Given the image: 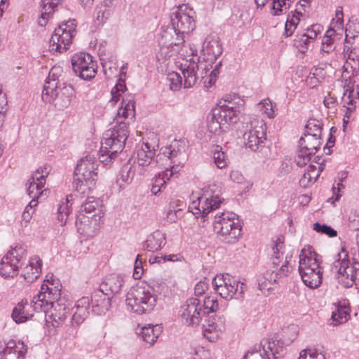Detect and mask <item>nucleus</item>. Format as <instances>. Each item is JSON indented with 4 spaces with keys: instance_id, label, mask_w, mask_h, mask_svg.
Segmentation results:
<instances>
[{
    "instance_id": "nucleus-1",
    "label": "nucleus",
    "mask_w": 359,
    "mask_h": 359,
    "mask_svg": "<svg viewBox=\"0 0 359 359\" xmlns=\"http://www.w3.org/2000/svg\"><path fill=\"white\" fill-rule=\"evenodd\" d=\"M299 257L298 270L302 281L311 289L318 287L323 280L319 255L311 246L307 245L301 250Z\"/></svg>"
},
{
    "instance_id": "nucleus-2",
    "label": "nucleus",
    "mask_w": 359,
    "mask_h": 359,
    "mask_svg": "<svg viewBox=\"0 0 359 359\" xmlns=\"http://www.w3.org/2000/svg\"><path fill=\"white\" fill-rule=\"evenodd\" d=\"M158 295L154 289L147 283L137 284L126 294V302L131 310L138 314L150 313L156 305Z\"/></svg>"
},
{
    "instance_id": "nucleus-3",
    "label": "nucleus",
    "mask_w": 359,
    "mask_h": 359,
    "mask_svg": "<svg viewBox=\"0 0 359 359\" xmlns=\"http://www.w3.org/2000/svg\"><path fill=\"white\" fill-rule=\"evenodd\" d=\"M97 167V161L93 155H87L77 163L73 182L77 192L84 194L95 185L98 174Z\"/></svg>"
},
{
    "instance_id": "nucleus-4",
    "label": "nucleus",
    "mask_w": 359,
    "mask_h": 359,
    "mask_svg": "<svg viewBox=\"0 0 359 359\" xmlns=\"http://www.w3.org/2000/svg\"><path fill=\"white\" fill-rule=\"evenodd\" d=\"M195 11L187 5L180 6L177 11L170 16L171 27L163 31V37L184 38V34L191 32L196 27L194 18Z\"/></svg>"
},
{
    "instance_id": "nucleus-5",
    "label": "nucleus",
    "mask_w": 359,
    "mask_h": 359,
    "mask_svg": "<svg viewBox=\"0 0 359 359\" xmlns=\"http://www.w3.org/2000/svg\"><path fill=\"white\" fill-rule=\"evenodd\" d=\"M118 124L112 130H107L101 142L100 153L101 156H108L111 159L116 157L125 147L129 132L127 125L122 121H118Z\"/></svg>"
},
{
    "instance_id": "nucleus-6",
    "label": "nucleus",
    "mask_w": 359,
    "mask_h": 359,
    "mask_svg": "<svg viewBox=\"0 0 359 359\" xmlns=\"http://www.w3.org/2000/svg\"><path fill=\"white\" fill-rule=\"evenodd\" d=\"M220 194L219 187L215 184H211L204 190L201 196L192 201L189 208L197 217L205 218L223 202L224 198H220Z\"/></svg>"
},
{
    "instance_id": "nucleus-7",
    "label": "nucleus",
    "mask_w": 359,
    "mask_h": 359,
    "mask_svg": "<svg viewBox=\"0 0 359 359\" xmlns=\"http://www.w3.org/2000/svg\"><path fill=\"white\" fill-rule=\"evenodd\" d=\"M337 257L334 265L338 268L339 282L345 287H351L353 284L359 286V262L355 259L350 260L348 252L344 248Z\"/></svg>"
},
{
    "instance_id": "nucleus-8",
    "label": "nucleus",
    "mask_w": 359,
    "mask_h": 359,
    "mask_svg": "<svg viewBox=\"0 0 359 359\" xmlns=\"http://www.w3.org/2000/svg\"><path fill=\"white\" fill-rule=\"evenodd\" d=\"M212 284L215 292L226 300L233 298L241 299L245 289L243 283L238 281L229 273L217 275L213 278Z\"/></svg>"
},
{
    "instance_id": "nucleus-9",
    "label": "nucleus",
    "mask_w": 359,
    "mask_h": 359,
    "mask_svg": "<svg viewBox=\"0 0 359 359\" xmlns=\"http://www.w3.org/2000/svg\"><path fill=\"white\" fill-rule=\"evenodd\" d=\"M60 290L57 287H49L43 283L40 292L33 297L31 302L33 309L36 312L48 313V310L59 306Z\"/></svg>"
},
{
    "instance_id": "nucleus-10",
    "label": "nucleus",
    "mask_w": 359,
    "mask_h": 359,
    "mask_svg": "<svg viewBox=\"0 0 359 359\" xmlns=\"http://www.w3.org/2000/svg\"><path fill=\"white\" fill-rule=\"evenodd\" d=\"M292 258V255L285 257H271V261L274 267L282 265L278 271H273L271 273H265L264 276L258 279V288L262 290H269L271 288L272 282H276L277 279L287 276L289 273L288 264Z\"/></svg>"
},
{
    "instance_id": "nucleus-11",
    "label": "nucleus",
    "mask_w": 359,
    "mask_h": 359,
    "mask_svg": "<svg viewBox=\"0 0 359 359\" xmlns=\"http://www.w3.org/2000/svg\"><path fill=\"white\" fill-rule=\"evenodd\" d=\"M74 72L81 79L89 81L93 79L97 74V62L93 57L87 53L74 54L71 60Z\"/></svg>"
},
{
    "instance_id": "nucleus-12",
    "label": "nucleus",
    "mask_w": 359,
    "mask_h": 359,
    "mask_svg": "<svg viewBox=\"0 0 359 359\" xmlns=\"http://www.w3.org/2000/svg\"><path fill=\"white\" fill-rule=\"evenodd\" d=\"M74 21L63 23L55 29L50 39V47L52 50L62 53L69 48L75 32V29L72 27Z\"/></svg>"
},
{
    "instance_id": "nucleus-13",
    "label": "nucleus",
    "mask_w": 359,
    "mask_h": 359,
    "mask_svg": "<svg viewBox=\"0 0 359 359\" xmlns=\"http://www.w3.org/2000/svg\"><path fill=\"white\" fill-rule=\"evenodd\" d=\"M320 137H316V134H304L299 140V150L295 161L297 165L302 167L310 161L311 156L320 147Z\"/></svg>"
},
{
    "instance_id": "nucleus-14",
    "label": "nucleus",
    "mask_w": 359,
    "mask_h": 359,
    "mask_svg": "<svg viewBox=\"0 0 359 359\" xmlns=\"http://www.w3.org/2000/svg\"><path fill=\"white\" fill-rule=\"evenodd\" d=\"M266 126L263 120H255L250 123V128L243 134L245 145L253 151L264 147L266 140Z\"/></svg>"
},
{
    "instance_id": "nucleus-15",
    "label": "nucleus",
    "mask_w": 359,
    "mask_h": 359,
    "mask_svg": "<svg viewBox=\"0 0 359 359\" xmlns=\"http://www.w3.org/2000/svg\"><path fill=\"white\" fill-rule=\"evenodd\" d=\"M24 252L21 246H16L4 256L0 262V275L2 277L13 278L18 275Z\"/></svg>"
},
{
    "instance_id": "nucleus-16",
    "label": "nucleus",
    "mask_w": 359,
    "mask_h": 359,
    "mask_svg": "<svg viewBox=\"0 0 359 359\" xmlns=\"http://www.w3.org/2000/svg\"><path fill=\"white\" fill-rule=\"evenodd\" d=\"M180 316L187 325H198L203 316L202 304L199 299L191 297L187 300L181 307Z\"/></svg>"
},
{
    "instance_id": "nucleus-17",
    "label": "nucleus",
    "mask_w": 359,
    "mask_h": 359,
    "mask_svg": "<svg viewBox=\"0 0 359 359\" xmlns=\"http://www.w3.org/2000/svg\"><path fill=\"white\" fill-rule=\"evenodd\" d=\"M103 215L102 211H98L97 213L92 215L79 212L76 219L78 232L88 237L94 236L99 229L100 221Z\"/></svg>"
},
{
    "instance_id": "nucleus-18",
    "label": "nucleus",
    "mask_w": 359,
    "mask_h": 359,
    "mask_svg": "<svg viewBox=\"0 0 359 359\" xmlns=\"http://www.w3.org/2000/svg\"><path fill=\"white\" fill-rule=\"evenodd\" d=\"M184 43V39L182 37H170L166 39L163 37V32L161 33V39L159 41L160 49L156 54L158 60L169 59L180 53Z\"/></svg>"
},
{
    "instance_id": "nucleus-19",
    "label": "nucleus",
    "mask_w": 359,
    "mask_h": 359,
    "mask_svg": "<svg viewBox=\"0 0 359 359\" xmlns=\"http://www.w3.org/2000/svg\"><path fill=\"white\" fill-rule=\"evenodd\" d=\"M222 45L219 36L216 34L207 36L201 50L203 60L209 65H212L222 55Z\"/></svg>"
},
{
    "instance_id": "nucleus-20",
    "label": "nucleus",
    "mask_w": 359,
    "mask_h": 359,
    "mask_svg": "<svg viewBox=\"0 0 359 359\" xmlns=\"http://www.w3.org/2000/svg\"><path fill=\"white\" fill-rule=\"evenodd\" d=\"M62 69L60 67H53L49 72L48 76L43 86L41 97L46 102H52L53 97L57 95L55 90L60 87L62 82L60 79Z\"/></svg>"
},
{
    "instance_id": "nucleus-21",
    "label": "nucleus",
    "mask_w": 359,
    "mask_h": 359,
    "mask_svg": "<svg viewBox=\"0 0 359 359\" xmlns=\"http://www.w3.org/2000/svg\"><path fill=\"white\" fill-rule=\"evenodd\" d=\"M225 329L226 319L223 315H218L215 318L210 317L203 325V335L210 341L217 339Z\"/></svg>"
},
{
    "instance_id": "nucleus-22",
    "label": "nucleus",
    "mask_w": 359,
    "mask_h": 359,
    "mask_svg": "<svg viewBox=\"0 0 359 359\" xmlns=\"http://www.w3.org/2000/svg\"><path fill=\"white\" fill-rule=\"evenodd\" d=\"M162 154L170 160L172 166H177L178 172L186 160L184 142L175 140L170 146L161 149Z\"/></svg>"
},
{
    "instance_id": "nucleus-23",
    "label": "nucleus",
    "mask_w": 359,
    "mask_h": 359,
    "mask_svg": "<svg viewBox=\"0 0 359 359\" xmlns=\"http://www.w3.org/2000/svg\"><path fill=\"white\" fill-rule=\"evenodd\" d=\"M198 67L204 68L203 62L199 59L196 62L194 57L186 61L184 64L181 65L182 72L184 78V87L185 88L193 87L197 83L198 80V75L197 74Z\"/></svg>"
},
{
    "instance_id": "nucleus-24",
    "label": "nucleus",
    "mask_w": 359,
    "mask_h": 359,
    "mask_svg": "<svg viewBox=\"0 0 359 359\" xmlns=\"http://www.w3.org/2000/svg\"><path fill=\"white\" fill-rule=\"evenodd\" d=\"M57 95L53 97L54 104L60 110L67 108L71 103L72 97L74 96L75 91L73 86L62 82L57 90H55Z\"/></svg>"
},
{
    "instance_id": "nucleus-25",
    "label": "nucleus",
    "mask_w": 359,
    "mask_h": 359,
    "mask_svg": "<svg viewBox=\"0 0 359 359\" xmlns=\"http://www.w3.org/2000/svg\"><path fill=\"white\" fill-rule=\"evenodd\" d=\"M111 298L100 289L95 290L90 299L92 311L97 315L105 313L111 307Z\"/></svg>"
},
{
    "instance_id": "nucleus-26",
    "label": "nucleus",
    "mask_w": 359,
    "mask_h": 359,
    "mask_svg": "<svg viewBox=\"0 0 359 359\" xmlns=\"http://www.w3.org/2000/svg\"><path fill=\"white\" fill-rule=\"evenodd\" d=\"M27 352V346L22 341L10 340L6 344L2 351H0L1 359H24Z\"/></svg>"
},
{
    "instance_id": "nucleus-27",
    "label": "nucleus",
    "mask_w": 359,
    "mask_h": 359,
    "mask_svg": "<svg viewBox=\"0 0 359 359\" xmlns=\"http://www.w3.org/2000/svg\"><path fill=\"white\" fill-rule=\"evenodd\" d=\"M124 286V280L119 275L112 274L100 284V290L109 297L118 294Z\"/></svg>"
},
{
    "instance_id": "nucleus-28",
    "label": "nucleus",
    "mask_w": 359,
    "mask_h": 359,
    "mask_svg": "<svg viewBox=\"0 0 359 359\" xmlns=\"http://www.w3.org/2000/svg\"><path fill=\"white\" fill-rule=\"evenodd\" d=\"M236 215L232 212H224L217 214L214 217L213 229L217 234L223 237L224 233H226L229 225H233V219Z\"/></svg>"
},
{
    "instance_id": "nucleus-29",
    "label": "nucleus",
    "mask_w": 359,
    "mask_h": 359,
    "mask_svg": "<svg viewBox=\"0 0 359 359\" xmlns=\"http://www.w3.org/2000/svg\"><path fill=\"white\" fill-rule=\"evenodd\" d=\"M285 353L286 347L284 346V343L273 337L267 342L266 348L264 346V354L262 355L266 359H283Z\"/></svg>"
},
{
    "instance_id": "nucleus-30",
    "label": "nucleus",
    "mask_w": 359,
    "mask_h": 359,
    "mask_svg": "<svg viewBox=\"0 0 359 359\" xmlns=\"http://www.w3.org/2000/svg\"><path fill=\"white\" fill-rule=\"evenodd\" d=\"M42 261L38 257L31 259L29 264L27 265L23 271V277L28 283L36 280L41 272Z\"/></svg>"
},
{
    "instance_id": "nucleus-31",
    "label": "nucleus",
    "mask_w": 359,
    "mask_h": 359,
    "mask_svg": "<svg viewBox=\"0 0 359 359\" xmlns=\"http://www.w3.org/2000/svg\"><path fill=\"white\" fill-rule=\"evenodd\" d=\"M155 153L154 148H151L149 143H143L137 149L135 160L140 165L147 166L151 164Z\"/></svg>"
},
{
    "instance_id": "nucleus-32",
    "label": "nucleus",
    "mask_w": 359,
    "mask_h": 359,
    "mask_svg": "<svg viewBox=\"0 0 359 359\" xmlns=\"http://www.w3.org/2000/svg\"><path fill=\"white\" fill-rule=\"evenodd\" d=\"M165 244V234L160 231H156L147 237L144 248L148 251L154 252L161 249Z\"/></svg>"
},
{
    "instance_id": "nucleus-33",
    "label": "nucleus",
    "mask_w": 359,
    "mask_h": 359,
    "mask_svg": "<svg viewBox=\"0 0 359 359\" xmlns=\"http://www.w3.org/2000/svg\"><path fill=\"white\" fill-rule=\"evenodd\" d=\"M50 314L46 315V320H51L53 327H59L67 318V309L65 306L59 304L57 307H53L48 310Z\"/></svg>"
},
{
    "instance_id": "nucleus-34",
    "label": "nucleus",
    "mask_w": 359,
    "mask_h": 359,
    "mask_svg": "<svg viewBox=\"0 0 359 359\" xmlns=\"http://www.w3.org/2000/svg\"><path fill=\"white\" fill-rule=\"evenodd\" d=\"M227 233H224L222 239L224 242L230 244L236 243L241 236L242 226L238 219L235 217L233 225H229Z\"/></svg>"
},
{
    "instance_id": "nucleus-35",
    "label": "nucleus",
    "mask_w": 359,
    "mask_h": 359,
    "mask_svg": "<svg viewBox=\"0 0 359 359\" xmlns=\"http://www.w3.org/2000/svg\"><path fill=\"white\" fill-rule=\"evenodd\" d=\"M63 0H41V19L44 21L43 24L40 20L39 23L43 26L46 23V20L55 12V8L61 4Z\"/></svg>"
},
{
    "instance_id": "nucleus-36",
    "label": "nucleus",
    "mask_w": 359,
    "mask_h": 359,
    "mask_svg": "<svg viewBox=\"0 0 359 359\" xmlns=\"http://www.w3.org/2000/svg\"><path fill=\"white\" fill-rule=\"evenodd\" d=\"M135 102L133 96L129 95L125 96L122 100V107L118 111V115L124 118L135 117Z\"/></svg>"
},
{
    "instance_id": "nucleus-37",
    "label": "nucleus",
    "mask_w": 359,
    "mask_h": 359,
    "mask_svg": "<svg viewBox=\"0 0 359 359\" xmlns=\"http://www.w3.org/2000/svg\"><path fill=\"white\" fill-rule=\"evenodd\" d=\"M221 114L218 109L216 108L211 111V113L208 116V128L212 133H216L220 130L223 129L224 123L220 118Z\"/></svg>"
},
{
    "instance_id": "nucleus-38",
    "label": "nucleus",
    "mask_w": 359,
    "mask_h": 359,
    "mask_svg": "<svg viewBox=\"0 0 359 359\" xmlns=\"http://www.w3.org/2000/svg\"><path fill=\"white\" fill-rule=\"evenodd\" d=\"M135 176L133 165L128 161L125 163L120 171V177L117 180L120 188L123 189L126 184H129Z\"/></svg>"
},
{
    "instance_id": "nucleus-39",
    "label": "nucleus",
    "mask_w": 359,
    "mask_h": 359,
    "mask_svg": "<svg viewBox=\"0 0 359 359\" xmlns=\"http://www.w3.org/2000/svg\"><path fill=\"white\" fill-rule=\"evenodd\" d=\"M27 301H21L17 306H15L12 312V318L16 323H22L29 320L33 315L29 314L25 311V305H27Z\"/></svg>"
},
{
    "instance_id": "nucleus-40",
    "label": "nucleus",
    "mask_w": 359,
    "mask_h": 359,
    "mask_svg": "<svg viewBox=\"0 0 359 359\" xmlns=\"http://www.w3.org/2000/svg\"><path fill=\"white\" fill-rule=\"evenodd\" d=\"M101 201L100 199L94 197H88L86 202L82 204L79 212H83L87 215H92L93 214L97 213L98 211H102Z\"/></svg>"
},
{
    "instance_id": "nucleus-41",
    "label": "nucleus",
    "mask_w": 359,
    "mask_h": 359,
    "mask_svg": "<svg viewBox=\"0 0 359 359\" xmlns=\"http://www.w3.org/2000/svg\"><path fill=\"white\" fill-rule=\"evenodd\" d=\"M319 177V172H316V167L309 165L306 171L299 180V184L302 187H308L313 184Z\"/></svg>"
},
{
    "instance_id": "nucleus-42",
    "label": "nucleus",
    "mask_w": 359,
    "mask_h": 359,
    "mask_svg": "<svg viewBox=\"0 0 359 359\" xmlns=\"http://www.w3.org/2000/svg\"><path fill=\"white\" fill-rule=\"evenodd\" d=\"M161 332V327L158 325L143 327L142 332V339L145 342L152 345L156 342Z\"/></svg>"
},
{
    "instance_id": "nucleus-43",
    "label": "nucleus",
    "mask_w": 359,
    "mask_h": 359,
    "mask_svg": "<svg viewBox=\"0 0 359 359\" xmlns=\"http://www.w3.org/2000/svg\"><path fill=\"white\" fill-rule=\"evenodd\" d=\"M178 172L177 166H171L170 168H167L165 170L161 172L154 179L153 184L161 188L165 187V184L168 180L175 173Z\"/></svg>"
},
{
    "instance_id": "nucleus-44",
    "label": "nucleus",
    "mask_w": 359,
    "mask_h": 359,
    "mask_svg": "<svg viewBox=\"0 0 359 359\" xmlns=\"http://www.w3.org/2000/svg\"><path fill=\"white\" fill-rule=\"evenodd\" d=\"M212 152L215 165L219 168H224L227 165L228 159L222 148L219 145H215L212 147Z\"/></svg>"
},
{
    "instance_id": "nucleus-45",
    "label": "nucleus",
    "mask_w": 359,
    "mask_h": 359,
    "mask_svg": "<svg viewBox=\"0 0 359 359\" xmlns=\"http://www.w3.org/2000/svg\"><path fill=\"white\" fill-rule=\"evenodd\" d=\"M349 316L348 309L345 306H337L335 311L332 312L331 319L332 324L337 325L346 322Z\"/></svg>"
},
{
    "instance_id": "nucleus-46",
    "label": "nucleus",
    "mask_w": 359,
    "mask_h": 359,
    "mask_svg": "<svg viewBox=\"0 0 359 359\" xmlns=\"http://www.w3.org/2000/svg\"><path fill=\"white\" fill-rule=\"evenodd\" d=\"M29 187L27 188V192L29 198L32 200H36L42 194V188L45 185L44 182H36L31 180H28Z\"/></svg>"
},
{
    "instance_id": "nucleus-47",
    "label": "nucleus",
    "mask_w": 359,
    "mask_h": 359,
    "mask_svg": "<svg viewBox=\"0 0 359 359\" xmlns=\"http://www.w3.org/2000/svg\"><path fill=\"white\" fill-rule=\"evenodd\" d=\"M271 10L273 15L277 16L283 13L284 11H287L290 7L292 3L294 0H271Z\"/></svg>"
},
{
    "instance_id": "nucleus-48",
    "label": "nucleus",
    "mask_w": 359,
    "mask_h": 359,
    "mask_svg": "<svg viewBox=\"0 0 359 359\" xmlns=\"http://www.w3.org/2000/svg\"><path fill=\"white\" fill-rule=\"evenodd\" d=\"M216 109H218L219 111V114H221L220 118L223 121L224 125L226 123H235L237 122V114L238 112L224 107H221L220 106H217Z\"/></svg>"
},
{
    "instance_id": "nucleus-49",
    "label": "nucleus",
    "mask_w": 359,
    "mask_h": 359,
    "mask_svg": "<svg viewBox=\"0 0 359 359\" xmlns=\"http://www.w3.org/2000/svg\"><path fill=\"white\" fill-rule=\"evenodd\" d=\"M202 309L204 316L206 313L217 311L219 309V303L217 297L214 296L206 297L203 300Z\"/></svg>"
},
{
    "instance_id": "nucleus-50",
    "label": "nucleus",
    "mask_w": 359,
    "mask_h": 359,
    "mask_svg": "<svg viewBox=\"0 0 359 359\" xmlns=\"http://www.w3.org/2000/svg\"><path fill=\"white\" fill-rule=\"evenodd\" d=\"M258 107L262 113L266 115L269 118H273L276 116V104H273L269 98L262 100L258 104Z\"/></svg>"
},
{
    "instance_id": "nucleus-51",
    "label": "nucleus",
    "mask_w": 359,
    "mask_h": 359,
    "mask_svg": "<svg viewBox=\"0 0 359 359\" xmlns=\"http://www.w3.org/2000/svg\"><path fill=\"white\" fill-rule=\"evenodd\" d=\"M313 229L317 233L325 234L330 238H334L337 236V231L325 224L316 222L313 224Z\"/></svg>"
},
{
    "instance_id": "nucleus-52",
    "label": "nucleus",
    "mask_w": 359,
    "mask_h": 359,
    "mask_svg": "<svg viewBox=\"0 0 359 359\" xmlns=\"http://www.w3.org/2000/svg\"><path fill=\"white\" fill-rule=\"evenodd\" d=\"M322 126L321 121L311 118L306 125V133L304 134H316V137H320Z\"/></svg>"
},
{
    "instance_id": "nucleus-53",
    "label": "nucleus",
    "mask_w": 359,
    "mask_h": 359,
    "mask_svg": "<svg viewBox=\"0 0 359 359\" xmlns=\"http://www.w3.org/2000/svg\"><path fill=\"white\" fill-rule=\"evenodd\" d=\"M311 40L306 34L297 35L294 40V45L296 46L302 53H304L308 50Z\"/></svg>"
},
{
    "instance_id": "nucleus-54",
    "label": "nucleus",
    "mask_w": 359,
    "mask_h": 359,
    "mask_svg": "<svg viewBox=\"0 0 359 359\" xmlns=\"http://www.w3.org/2000/svg\"><path fill=\"white\" fill-rule=\"evenodd\" d=\"M111 14L112 11L99 4L96 8V21L97 24L102 25L106 22Z\"/></svg>"
},
{
    "instance_id": "nucleus-55",
    "label": "nucleus",
    "mask_w": 359,
    "mask_h": 359,
    "mask_svg": "<svg viewBox=\"0 0 359 359\" xmlns=\"http://www.w3.org/2000/svg\"><path fill=\"white\" fill-rule=\"evenodd\" d=\"M243 100H241L238 96H234V98L231 102L229 103H222V102H219L217 106H220L221 107H224L229 109H231L236 111L237 112H240L243 109Z\"/></svg>"
},
{
    "instance_id": "nucleus-56",
    "label": "nucleus",
    "mask_w": 359,
    "mask_h": 359,
    "mask_svg": "<svg viewBox=\"0 0 359 359\" xmlns=\"http://www.w3.org/2000/svg\"><path fill=\"white\" fill-rule=\"evenodd\" d=\"M38 201L36 200H32L25 207V210L22 214V222H25V226L32 217V215L34 212V208L36 206Z\"/></svg>"
},
{
    "instance_id": "nucleus-57",
    "label": "nucleus",
    "mask_w": 359,
    "mask_h": 359,
    "mask_svg": "<svg viewBox=\"0 0 359 359\" xmlns=\"http://www.w3.org/2000/svg\"><path fill=\"white\" fill-rule=\"evenodd\" d=\"M298 359H326L324 354L317 350L304 349L299 353Z\"/></svg>"
},
{
    "instance_id": "nucleus-58",
    "label": "nucleus",
    "mask_w": 359,
    "mask_h": 359,
    "mask_svg": "<svg viewBox=\"0 0 359 359\" xmlns=\"http://www.w3.org/2000/svg\"><path fill=\"white\" fill-rule=\"evenodd\" d=\"M168 79L170 81V89L172 90H177L181 88L182 79L179 73L175 72L170 73L168 76Z\"/></svg>"
},
{
    "instance_id": "nucleus-59",
    "label": "nucleus",
    "mask_w": 359,
    "mask_h": 359,
    "mask_svg": "<svg viewBox=\"0 0 359 359\" xmlns=\"http://www.w3.org/2000/svg\"><path fill=\"white\" fill-rule=\"evenodd\" d=\"M49 167L43 166L37 169L32 175L29 180L36 182H45V178L49 174Z\"/></svg>"
},
{
    "instance_id": "nucleus-60",
    "label": "nucleus",
    "mask_w": 359,
    "mask_h": 359,
    "mask_svg": "<svg viewBox=\"0 0 359 359\" xmlns=\"http://www.w3.org/2000/svg\"><path fill=\"white\" fill-rule=\"evenodd\" d=\"M284 238L282 236L277 238L272 247L271 257H284Z\"/></svg>"
},
{
    "instance_id": "nucleus-61",
    "label": "nucleus",
    "mask_w": 359,
    "mask_h": 359,
    "mask_svg": "<svg viewBox=\"0 0 359 359\" xmlns=\"http://www.w3.org/2000/svg\"><path fill=\"white\" fill-rule=\"evenodd\" d=\"M297 27V22H295L293 18H290V15H288L287 21L285 25V32H284L283 35L285 37H289V36H292L294 31L296 29Z\"/></svg>"
},
{
    "instance_id": "nucleus-62",
    "label": "nucleus",
    "mask_w": 359,
    "mask_h": 359,
    "mask_svg": "<svg viewBox=\"0 0 359 359\" xmlns=\"http://www.w3.org/2000/svg\"><path fill=\"white\" fill-rule=\"evenodd\" d=\"M126 90V86L125 84V81L123 79H118V83L116 86L111 89V93L112 95V99L116 100L118 99L120 96V93H123Z\"/></svg>"
},
{
    "instance_id": "nucleus-63",
    "label": "nucleus",
    "mask_w": 359,
    "mask_h": 359,
    "mask_svg": "<svg viewBox=\"0 0 359 359\" xmlns=\"http://www.w3.org/2000/svg\"><path fill=\"white\" fill-rule=\"evenodd\" d=\"M143 274V266H142V260L140 259V255H138L136 257L135 264H134V271L133 276L135 279L141 278Z\"/></svg>"
},
{
    "instance_id": "nucleus-64",
    "label": "nucleus",
    "mask_w": 359,
    "mask_h": 359,
    "mask_svg": "<svg viewBox=\"0 0 359 359\" xmlns=\"http://www.w3.org/2000/svg\"><path fill=\"white\" fill-rule=\"evenodd\" d=\"M333 39L329 36H323L321 51L329 53L334 50Z\"/></svg>"
}]
</instances>
